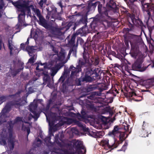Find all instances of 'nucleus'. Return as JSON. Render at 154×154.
<instances>
[{"label":"nucleus","mask_w":154,"mask_h":154,"mask_svg":"<svg viewBox=\"0 0 154 154\" xmlns=\"http://www.w3.org/2000/svg\"><path fill=\"white\" fill-rule=\"evenodd\" d=\"M124 42L126 46L129 47V42L131 45L130 54L133 57L136 58L139 52V45L140 44L141 39L137 35H130L128 38L124 37Z\"/></svg>","instance_id":"f257e3e1"},{"label":"nucleus","mask_w":154,"mask_h":154,"mask_svg":"<svg viewBox=\"0 0 154 154\" xmlns=\"http://www.w3.org/2000/svg\"><path fill=\"white\" fill-rule=\"evenodd\" d=\"M26 102L23 99L20 98L17 100H13L7 103L2 111V114H0V119L1 118L2 116H4L6 113L11 111L12 106H14L16 108L20 109V106L24 105Z\"/></svg>","instance_id":"f03ea898"},{"label":"nucleus","mask_w":154,"mask_h":154,"mask_svg":"<svg viewBox=\"0 0 154 154\" xmlns=\"http://www.w3.org/2000/svg\"><path fill=\"white\" fill-rule=\"evenodd\" d=\"M121 128L118 125H116L114 126L113 130L109 131L108 135L112 137L115 140V137H119L120 143H122L125 140V133L122 132L121 131Z\"/></svg>","instance_id":"7ed1b4c3"},{"label":"nucleus","mask_w":154,"mask_h":154,"mask_svg":"<svg viewBox=\"0 0 154 154\" xmlns=\"http://www.w3.org/2000/svg\"><path fill=\"white\" fill-rule=\"evenodd\" d=\"M71 24L69 22L65 26L61 28H57L51 26L49 30L52 34L60 36L64 34L69 29H71V30L72 29H71Z\"/></svg>","instance_id":"20e7f679"},{"label":"nucleus","mask_w":154,"mask_h":154,"mask_svg":"<svg viewBox=\"0 0 154 154\" xmlns=\"http://www.w3.org/2000/svg\"><path fill=\"white\" fill-rule=\"evenodd\" d=\"M89 63H86L85 61L82 59H79V64L76 66V67H75L73 65L70 66V68L72 69L70 74V77H73L74 76L76 75L79 72L81 71L82 68L84 66H86V64H87L89 66Z\"/></svg>","instance_id":"39448f33"},{"label":"nucleus","mask_w":154,"mask_h":154,"mask_svg":"<svg viewBox=\"0 0 154 154\" xmlns=\"http://www.w3.org/2000/svg\"><path fill=\"white\" fill-rule=\"evenodd\" d=\"M124 95L127 98H131L132 99L137 102L141 101L143 99V97L137 94L134 90L130 89L128 91L124 92Z\"/></svg>","instance_id":"423d86ee"},{"label":"nucleus","mask_w":154,"mask_h":154,"mask_svg":"<svg viewBox=\"0 0 154 154\" xmlns=\"http://www.w3.org/2000/svg\"><path fill=\"white\" fill-rule=\"evenodd\" d=\"M100 3L99 2H96L94 3H92L91 2L88 3V5L86 6L84 4H81L78 5L77 7L79 8L81 7V9H83V11L84 12L88 14L89 12L91 11L94 10L97 5H98Z\"/></svg>","instance_id":"0eeeda50"},{"label":"nucleus","mask_w":154,"mask_h":154,"mask_svg":"<svg viewBox=\"0 0 154 154\" xmlns=\"http://www.w3.org/2000/svg\"><path fill=\"white\" fill-rule=\"evenodd\" d=\"M88 14L85 13V14L83 15L82 16L81 18L78 21H77L75 22L71 21L69 22V23H70L71 25V29H73V30H75L76 27L81 24H85V26H86L87 23L88 22Z\"/></svg>","instance_id":"6e6552de"},{"label":"nucleus","mask_w":154,"mask_h":154,"mask_svg":"<svg viewBox=\"0 0 154 154\" xmlns=\"http://www.w3.org/2000/svg\"><path fill=\"white\" fill-rule=\"evenodd\" d=\"M73 147L75 149L78 154H84L86 152V149L81 141L75 140L73 142Z\"/></svg>","instance_id":"1a4fd4ad"},{"label":"nucleus","mask_w":154,"mask_h":154,"mask_svg":"<svg viewBox=\"0 0 154 154\" xmlns=\"http://www.w3.org/2000/svg\"><path fill=\"white\" fill-rule=\"evenodd\" d=\"M102 2L103 4L105 3V2H107L106 7L109 10L112 11L114 13H118L119 12L118 6L113 0H103Z\"/></svg>","instance_id":"9d476101"},{"label":"nucleus","mask_w":154,"mask_h":154,"mask_svg":"<svg viewBox=\"0 0 154 154\" xmlns=\"http://www.w3.org/2000/svg\"><path fill=\"white\" fill-rule=\"evenodd\" d=\"M50 8L51 9L50 10L49 7L46 8L48 15L51 17L52 18L61 20V14L60 13H57V9L53 7H51Z\"/></svg>","instance_id":"9b49d317"},{"label":"nucleus","mask_w":154,"mask_h":154,"mask_svg":"<svg viewBox=\"0 0 154 154\" xmlns=\"http://www.w3.org/2000/svg\"><path fill=\"white\" fill-rule=\"evenodd\" d=\"M38 105L36 103H31L29 106V108L30 111L33 114V115L32 114H29L30 116L28 117L29 120H30L32 118H34L36 121L39 117V115L36 112V110Z\"/></svg>","instance_id":"f8f14e48"},{"label":"nucleus","mask_w":154,"mask_h":154,"mask_svg":"<svg viewBox=\"0 0 154 154\" xmlns=\"http://www.w3.org/2000/svg\"><path fill=\"white\" fill-rule=\"evenodd\" d=\"M130 19L133 25L141 29L142 31H143L144 28H146V26L144 25L143 22L140 18L136 19L134 15H131Z\"/></svg>","instance_id":"ddd939ff"},{"label":"nucleus","mask_w":154,"mask_h":154,"mask_svg":"<svg viewBox=\"0 0 154 154\" xmlns=\"http://www.w3.org/2000/svg\"><path fill=\"white\" fill-rule=\"evenodd\" d=\"M100 70V68H95L94 69L91 67L87 68L85 70V74L91 76L92 75H94L93 77H95V78H96L99 76V74Z\"/></svg>","instance_id":"4468645a"},{"label":"nucleus","mask_w":154,"mask_h":154,"mask_svg":"<svg viewBox=\"0 0 154 154\" xmlns=\"http://www.w3.org/2000/svg\"><path fill=\"white\" fill-rule=\"evenodd\" d=\"M142 62L139 60H136L132 65V68L133 70L143 72L145 70L148 66H143L142 67Z\"/></svg>","instance_id":"2eb2a0df"},{"label":"nucleus","mask_w":154,"mask_h":154,"mask_svg":"<svg viewBox=\"0 0 154 154\" xmlns=\"http://www.w3.org/2000/svg\"><path fill=\"white\" fill-rule=\"evenodd\" d=\"M12 4L16 7L19 9V11L21 13L19 14L26 15L25 9L24 7L22 6L24 4V1L23 0H19L16 2H12Z\"/></svg>","instance_id":"dca6fc26"},{"label":"nucleus","mask_w":154,"mask_h":154,"mask_svg":"<svg viewBox=\"0 0 154 154\" xmlns=\"http://www.w3.org/2000/svg\"><path fill=\"white\" fill-rule=\"evenodd\" d=\"M114 141L115 142L113 144L110 145L109 144V140L108 139H103L101 141V144L103 146L107 147L109 149H113L116 148L119 144V141L116 142L115 140Z\"/></svg>","instance_id":"f3484780"},{"label":"nucleus","mask_w":154,"mask_h":154,"mask_svg":"<svg viewBox=\"0 0 154 154\" xmlns=\"http://www.w3.org/2000/svg\"><path fill=\"white\" fill-rule=\"evenodd\" d=\"M98 10L100 14V17H108V11L106 8L103 7L102 5L100 3L98 5Z\"/></svg>","instance_id":"a211bd4d"},{"label":"nucleus","mask_w":154,"mask_h":154,"mask_svg":"<svg viewBox=\"0 0 154 154\" xmlns=\"http://www.w3.org/2000/svg\"><path fill=\"white\" fill-rule=\"evenodd\" d=\"M66 63V62H65L59 63L55 66L53 67L51 69V76H54L55 75L58 71Z\"/></svg>","instance_id":"6ab92c4d"},{"label":"nucleus","mask_w":154,"mask_h":154,"mask_svg":"<svg viewBox=\"0 0 154 154\" xmlns=\"http://www.w3.org/2000/svg\"><path fill=\"white\" fill-rule=\"evenodd\" d=\"M74 85L73 81L67 79L62 85V90L63 92L66 91L68 90L69 87L72 86Z\"/></svg>","instance_id":"aec40b11"},{"label":"nucleus","mask_w":154,"mask_h":154,"mask_svg":"<svg viewBox=\"0 0 154 154\" xmlns=\"http://www.w3.org/2000/svg\"><path fill=\"white\" fill-rule=\"evenodd\" d=\"M97 89L99 91V92L95 91L94 93L95 95L100 96L101 95V92L104 90H106L108 88V85L105 83H101L97 85Z\"/></svg>","instance_id":"412c9836"},{"label":"nucleus","mask_w":154,"mask_h":154,"mask_svg":"<svg viewBox=\"0 0 154 154\" xmlns=\"http://www.w3.org/2000/svg\"><path fill=\"white\" fill-rule=\"evenodd\" d=\"M23 69V68H19L17 69H15L14 68L12 69L11 67L10 68L9 72L6 73V76L7 77H11L12 76L14 77L16 76L17 74L21 70Z\"/></svg>","instance_id":"4be33fe9"},{"label":"nucleus","mask_w":154,"mask_h":154,"mask_svg":"<svg viewBox=\"0 0 154 154\" xmlns=\"http://www.w3.org/2000/svg\"><path fill=\"white\" fill-rule=\"evenodd\" d=\"M38 19L39 20L38 21V24L45 28L46 29L49 30L51 26L48 23L47 21L44 17L42 16Z\"/></svg>","instance_id":"5701e85b"},{"label":"nucleus","mask_w":154,"mask_h":154,"mask_svg":"<svg viewBox=\"0 0 154 154\" xmlns=\"http://www.w3.org/2000/svg\"><path fill=\"white\" fill-rule=\"evenodd\" d=\"M91 62L89 61V66H96L98 65L100 62V58L98 56H92L90 59Z\"/></svg>","instance_id":"b1692460"},{"label":"nucleus","mask_w":154,"mask_h":154,"mask_svg":"<svg viewBox=\"0 0 154 154\" xmlns=\"http://www.w3.org/2000/svg\"><path fill=\"white\" fill-rule=\"evenodd\" d=\"M146 125V123L145 122H143L142 127V130L139 132L140 136L142 137H145L148 136V132L146 130L147 129V127H145Z\"/></svg>","instance_id":"393cba45"},{"label":"nucleus","mask_w":154,"mask_h":154,"mask_svg":"<svg viewBox=\"0 0 154 154\" xmlns=\"http://www.w3.org/2000/svg\"><path fill=\"white\" fill-rule=\"evenodd\" d=\"M25 15L19 14L18 17V23L17 25L18 28L21 27L23 25H25Z\"/></svg>","instance_id":"a878e982"},{"label":"nucleus","mask_w":154,"mask_h":154,"mask_svg":"<svg viewBox=\"0 0 154 154\" xmlns=\"http://www.w3.org/2000/svg\"><path fill=\"white\" fill-rule=\"evenodd\" d=\"M76 38V35L75 34H73L71 36V39L69 41L68 45L70 48L77 47L78 46V41H77V43L75 45V40Z\"/></svg>","instance_id":"bb28decb"},{"label":"nucleus","mask_w":154,"mask_h":154,"mask_svg":"<svg viewBox=\"0 0 154 154\" xmlns=\"http://www.w3.org/2000/svg\"><path fill=\"white\" fill-rule=\"evenodd\" d=\"M69 70L67 69H64V71L61 77L59 79L58 82L61 83L65 81V78L66 77L69 73Z\"/></svg>","instance_id":"cd10ccee"},{"label":"nucleus","mask_w":154,"mask_h":154,"mask_svg":"<svg viewBox=\"0 0 154 154\" xmlns=\"http://www.w3.org/2000/svg\"><path fill=\"white\" fill-rule=\"evenodd\" d=\"M20 92H17L15 94H12L11 95H2L0 96V105L2 104L3 102L6 101L9 97H14L16 95V94H19Z\"/></svg>","instance_id":"c85d7f7f"},{"label":"nucleus","mask_w":154,"mask_h":154,"mask_svg":"<svg viewBox=\"0 0 154 154\" xmlns=\"http://www.w3.org/2000/svg\"><path fill=\"white\" fill-rule=\"evenodd\" d=\"M86 26H83L81 28L79 29L75 32V35H84L86 33Z\"/></svg>","instance_id":"c756f323"},{"label":"nucleus","mask_w":154,"mask_h":154,"mask_svg":"<svg viewBox=\"0 0 154 154\" xmlns=\"http://www.w3.org/2000/svg\"><path fill=\"white\" fill-rule=\"evenodd\" d=\"M24 4L22 6L24 7L25 9V11H27V13L29 14L30 12V8L33 7V6L32 5H29V1H24Z\"/></svg>","instance_id":"7c9ffc66"},{"label":"nucleus","mask_w":154,"mask_h":154,"mask_svg":"<svg viewBox=\"0 0 154 154\" xmlns=\"http://www.w3.org/2000/svg\"><path fill=\"white\" fill-rule=\"evenodd\" d=\"M55 142L61 148H63L65 146V144L60 142L59 139L62 141V140L61 138H59V134H56L54 137Z\"/></svg>","instance_id":"2f4dec72"},{"label":"nucleus","mask_w":154,"mask_h":154,"mask_svg":"<svg viewBox=\"0 0 154 154\" xmlns=\"http://www.w3.org/2000/svg\"><path fill=\"white\" fill-rule=\"evenodd\" d=\"M91 97H89V99H91L90 100H87L86 101V107H87L93 109L94 108V102L91 100Z\"/></svg>","instance_id":"473e14b6"},{"label":"nucleus","mask_w":154,"mask_h":154,"mask_svg":"<svg viewBox=\"0 0 154 154\" xmlns=\"http://www.w3.org/2000/svg\"><path fill=\"white\" fill-rule=\"evenodd\" d=\"M82 82L86 83L91 82L93 81V78L91 76L85 74L84 77L82 76Z\"/></svg>","instance_id":"72a5a7b5"},{"label":"nucleus","mask_w":154,"mask_h":154,"mask_svg":"<svg viewBox=\"0 0 154 154\" xmlns=\"http://www.w3.org/2000/svg\"><path fill=\"white\" fill-rule=\"evenodd\" d=\"M101 18H102L103 19L101 20L100 23L103 26H104L105 29L107 28L109 26V21L106 19L105 17H101L100 18V19H101Z\"/></svg>","instance_id":"f704fd0d"},{"label":"nucleus","mask_w":154,"mask_h":154,"mask_svg":"<svg viewBox=\"0 0 154 154\" xmlns=\"http://www.w3.org/2000/svg\"><path fill=\"white\" fill-rule=\"evenodd\" d=\"M14 141L13 139L9 138L8 139V145L11 150H13L14 146Z\"/></svg>","instance_id":"c9c22d12"},{"label":"nucleus","mask_w":154,"mask_h":154,"mask_svg":"<svg viewBox=\"0 0 154 154\" xmlns=\"http://www.w3.org/2000/svg\"><path fill=\"white\" fill-rule=\"evenodd\" d=\"M8 47L10 50V54L11 55H13L12 51L13 49L12 46H14L12 45V39H9L8 40Z\"/></svg>","instance_id":"e433bc0d"},{"label":"nucleus","mask_w":154,"mask_h":154,"mask_svg":"<svg viewBox=\"0 0 154 154\" xmlns=\"http://www.w3.org/2000/svg\"><path fill=\"white\" fill-rule=\"evenodd\" d=\"M152 20L153 21L154 23V25L153 26H150L149 24H148V20L149 19H148V20H147L146 21V25L147 26L148 28V29L149 31V34L150 35H151V34H152V30L154 29V20L152 19Z\"/></svg>","instance_id":"4c0bfd02"},{"label":"nucleus","mask_w":154,"mask_h":154,"mask_svg":"<svg viewBox=\"0 0 154 154\" xmlns=\"http://www.w3.org/2000/svg\"><path fill=\"white\" fill-rule=\"evenodd\" d=\"M121 13L122 14H126L128 15H131V14H130L128 12V9L126 8H125L123 6L121 7V9H120Z\"/></svg>","instance_id":"58836bf2"},{"label":"nucleus","mask_w":154,"mask_h":154,"mask_svg":"<svg viewBox=\"0 0 154 154\" xmlns=\"http://www.w3.org/2000/svg\"><path fill=\"white\" fill-rule=\"evenodd\" d=\"M83 58L86 63H89L90 56L89 54L84 51L83 54Z\"/></svg>","instance_id":"ea45409f"},{"label":"nucleus","mask_w":154,"mask_h":154,"mask_svg":"<svg viewBox=\"0 0 154 154\" xmlns=\"http://www.w3.org/2000/svg\"><path fill=\"white\" fill-rule=\"evenodd\" d=\"M97 85H89L87 88L88 91L89 92L93 91L96 89H97Z\"/></svg>","instance_id":"a19ab883"},{"label":"nucleus","mask_w":154,"mask_h":154,"mask_svg":"<svg viewBox=\"0 0 154 154\" xmlns=\"http://www.w3.org/2000/svg\"><path fill=\"white\" fill-rule=\"evenodd\" d=\"M112 66H113L112 70L116 72H118L119 70H121L122 68L120 65L117 63L115 64L114 65H112Z\"/></svg>","instance_id":"79ce46f5"},{"label":"nucleus","mask_w":154,"mask_h":154,"mask_svg":"<svg viewBox=\"0 0 154 154\" xmlns=\"http://www.w3.org/2000/svg\"><path fill=\"white\" fill-rule=\"evenodd\" d=\"M82 76L79 79H76L75 80V85L76 86L81 85L82 82Z\"/></svg>","instance_id":"37998d69"},{"label":"nucleus","mask_w":154,"mask_h":154,"mask_svg":"<svg viewBox=\"0 0 154 154\" xmlns=\"http://www.w3.org/2000/svg\"><path fill=\"white\" fill-rule=\"evenodd\" d=\"M52 100H50L48 103L47 104L46 106L44 108L43 110L46 113H47L49 111V109L50 107V105L52 102Z\"/></svg>","instance_id":"c03bdc74"},{"label":"nucleus","mask_w":154,"mask_h":154,"mask_svg":"<svg viewBox=\"0 0 154 154\" xmlns=\"http://www.w3.org/2000/svg\"><path fill=\"white\" fill-rule=\"evenodd\" d=\"M100 118L101 119L103 123L104 124H106L109 122L108 119L106 117L103 116H101Z\"/></svg>","instance_id":"a18cd8bd"},{"label":"nucleus","mask_w":154,"mask_h":154,"mask_svg":"<svg viewBox=\"0 0 154 154\" xmlns=\"http://www.w3.org/2000/svg\"><path fill=\"white\" fill-rule=\"evenodd\" d=\"M22 129L23 130L26 131L27 132V138H28V135L29 134L30 131L29 127V126L26 127L23 124L22 125Z\"/></svg>","instance_id":"49530a36"},{"label":"nucleus","mask_w":154,"mask_h":154,"mask_svg":"<svg viewBox=\"0 0 154 154\" xmlns=\"http://www.w3.org/2000/svg\"><path fill=\"white\" fill-rule=\"evenodd\" d=\"M127 25L129 28H127L126 29L128 31L133 30L134 29V26L133 24H131L128 20L127 22Z\"/></svg>","instance_id":"de8ad7c7"},{"label":"nucleus","mask_w":154,"mask_h":154,"mask_svg":"<svg viewBox=\"0 0 154 154\" xmlns=\"http://www.w3.org/2000/svg\"><path fill=\"white\" fill-rule=\"evenodd\" d=\"M26 50L28 52V53L30 56H32L31 54H32V51L34 50L33 46L30 47V46H27L26 48Z\"/></svg>","instance_id":"09e8293b"},{"label":"nucleus","mask_w":154,"mask_h":154,"mask_svg":"<svg viewBox=\"0 0 154 154\" xmlns=\"http://www.w3.org/2000/svg\"><path fill=\"white\" fill-rule=\"evenodd\" d=\"M81 119H85L87 118V115L84 111V109H82L81 111Z\"/></svg>","instance_id":"8fccbe9b"},{"label":"nucleus","mask_w":154,"mask_h":154,"mask_svg":"<svg viewBox=\"0 0 154 154\" xmlns=\"http://www.w3.org/2000/svg\"><path fill=\"white\" fill-rule=\"evenodd\" d=\"M71 48L70 49V51H71V53H72L73 55V56L76 57L77 47H73Z\"/></svg>","instance_id":"3c124183"},{"label":"nucleus","mask_w":154,"mask_h":154,"mask_svg":"<svg viewBox=\"0 0 154 154\" xmlns=\"http://www.w3.org/2000/svg\"><path fill=\"white\" fill-rule=\"evenodd\" d=\"M0 143L1 145H5L7 144L6 139L5 137H2L0 139Z\"/></svg>","instance_id":"603ef678"},{"label":"nucleus","mask_w":154,"mask_h":154,"mask_svg":"<svg viewBox=\"0 0 154 154\" xmlns=\"http://www.w3.org/2000/svg\"><path fill=\"white\" fill-rule=\"evenodd\" d=\"M34 11L35 13L36 14V16L38 18L43 16L41 15L40 11L39 9H36Z\"/></svg>","instance_id":"864d4df0"},{"label":"nucleus","mask_w":154,"mask_h":154,"mask_svg":"<svg viewBox=\"0 0 154 154\" xmlns=\"http://www.w3.org/2000/svg\"><path fill=\"white\" fill-rule=\"evenodd\" d=\"M128 146V143L125 142L124 145L122 146V148L118 150V151H123L125 152L126 149V147Z\"/></svg>","instance_id":"5fc2aeb1"},{"label":"nucleus","mask_w":154,"mask_h":154,"mask_svg":"<svg viewBox=\"0 0 154 154\" xmlns=\"http://www.w3.org/2000/svg\"><path fill=\"white\" fill-rule=\"evenodd\" d=\"M61 149L59 148H54L52 149V152L57 154L60 153Z\"/></svg>","instance_id":"6e6d98bb"},{"label":"nucleus","mask_w":154,"mask_h":154,"mask_svg":"<svg viewBox=\"0 0 154 154\" xmlns=\"http://www.w3.org/2000/svg\"><path fill=\"white\" fill-rule=\"evenodd\" d=\"M123 126L124 127V128L126 131H128L129 130V128L130 125L126 123H123Z\"/></svg>","instance_id":"4d7b16f0"},{"label":"nucleus","mask_w":154,"mask_h":154,"mask_svg":"<svg viewBox=\"0 0 154 154\" xmlns=\"http://www.w3.org/2000/svg\"><path fill=\"white\" fill-rule=\"evenodd\" d=\"M15 123L14 122L13 123V121H11L8 122L9 127L11 129H12L13 128L14 125Z\"/></svg>","instance_id":"13d9d810"},{"label":"nucleus","mask_w":154,"mask_h":154,"mask_svg":"<svg viewBox=\"0 0 154 154\" xmlns=\"http://www.w3.org/2000/svg\"><path fill=\"white\" fill-rule=\"evenodd\" d=\"M75 122L79 127L81 128L83 127V125L82 124V123L80 122L77 120H75Z\"/></svg>","instance_id":"bf43d9fd"},{"label":"nucleus","mask_w":154,"mask_h":154,"mask_svg":"<svg viewBox=\"0 0 154 154\" xmlns=\"http://www.w3.org/2000/svg\"><path fill=\"white\" fill-rule=\"evenodd\" d=\"M50 115L52 117L53 119H56L57 114L55 112H51Z\"/></svg>","instance_id":"052dcab7"},{"label":"nucleus","mask_w":154,"mask_h":154,"mask_svg":"<svg viewBox=\"0 0 154 154\" xmlns=\"http://www.w3.org/2000/svg\"><path fill=\"white\" fill-rule=\"evenodd\" d=\"M22 120V118L20 117H17L15 119L14 122L17 123L18 122H21Z\"/></svg>","instance_id":"680f3d73"},{"label":"nucleus","mask_w":154,"mask_h":154,"mask_svg":"<svg viewBox=\"0 0 154 154\" xmlns=\"http://www.w3.org/2000/svg\"><path fill=\"white\" fill-rule=\"evenodd\" d=\"M45 3H46V1L45 0H41L39 2L38 4L41 8H42L44 4Z\"/></svg>","instance_id":"e2e57ef3"},{"label":"nucleus","mask_w":154,"mask_h":154,"mask_svg":"<svg viewBox=\"0 0 154 154\" xmlns=\"http://www.w3.org/2000/svg\"><path fill=\"white\" fill-rule=\"evenodd\" d=\"M34 56H33L29 59L28 62L33 63L34 62Z\"/></svg>","instance_id":"0e129e2a"},{"label":"nucleus","mask_w":154,"mask_h":154,"mask_svg":"<svg viewBox=\"0 0 154 154\" xmlns=\"http://www.w3.org/2000/svg\"><path fill=\"white\" fill-rule=\"evenodd\" d=\"M81 128L84 132H89V130L88 128H86L84 125H83V127H82Z\"/></svg>","instance_id":"69168bd1"},{"label":"nucleus","mask_w":154,"mask_h":154,"mask_svg":"<svg viewBox=\"0 0 154 154\" xmlns=\"http://www.w3.org/2000/svg\"><path fill=\"white\" fill-rule=\"evenodd\" d=\"M111 109L109 106L106 107L104 108V111L106 112H109L111 110Z\"/></svg>","instance_id":"338daca9"},{"label":"nucleus","mask_w":154,"mask_h":154,"mask_svg":"<svg viewBox=\"0 0 154 154\" xmlns=\"http://www.w3.org/2000/svg\"><path fill=\"white\" fill-rule=\"evenodd\" d=\"M109 93L112 94L114 96H116V94H115L114 93L113 90H110L107 92V94H109Z\"/></svg>","instance_id":"774afa93"}]
</instances>
